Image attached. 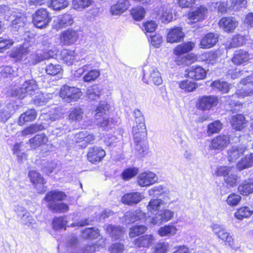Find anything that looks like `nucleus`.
I'll return each mask as SVG.
<instances>
[{
	"label": "nucleus",
	"mask_w": 253,
	"mask_h": 253,
	"mask_svg": "<svg viewBox=\"0 0 253 253\" xmlns=\"http://www.w3.org/2000/svg\"><path fill=\"white\" fill-rule=\"evenodd\" d=\"M213 233L216 237L223 241L226 245L232 247L233 245V239L224 228L218 224H213L211 226Z\"/></svg>",
	"instance_id": "0eeeda50"
},
{
	"label": "nucleus",
	"mask_w": 253,
	"mask_h": 253,
	"mask_svg": "<svg viewBox=\"0 0 253 253\" xmlns=\"http://www.w3.org/2000/svg\"><path fill=\"white\" fill-rule=\"evenodd\" d=\"M154 240V238L152 235H145L135 239L134 244L138 247L148 248Z\"/></svg>",
	"instance_id": "c756f323"
},
{
	"label": "nucleus",
	"mask_w": 253,
	"mask_h": 253,
	"mask_svg": "<svg viewBox=\"0 0 253 253\" xmlns=\"http://www.w3.org/2000/svg\"><path fill=\"white\" fill-rule=\"evenodd\" d=\"M180 57H178L176 60L177 62V64L178 65H180L181 64H182L188 65L194 62L197 60L196 56L193 54H188L185 56L182 57L181 58L182 61L180 62H179L178 61V59Z\"/></svg>",
	"instance_id": "338daca9"
},
{
	"label": "nucleus",
	"mask_w": 253,
	"mask_h": 253,
	"mask_svg": "<svg viewBox=\"0 0 253 253\" xmlns=\"http://www.w3.org/2000/svg\"><path fill=\"white\" fill-rule=\"evenodd\" d=\"M26 22V16L21 14L17 15L16 18L12 20L11 29L14 31H18L20 28L24 27Z\"/></svg>",
	"instance_id": "ea45409f"
},
{
	"label": "nucleus",
	"mask_w": 253,
	"mask_h": 253,
	"mask_svg": "<svg viewBox=\"0 0 253 253\" xmlns=\"http://www.w3.org/2000/svg\"><path fill=\"white\" fill-rule=\"evenodd\" d=\"M195 44L192 42H187L178 45L174 50V53L177 55L190 51L194 47Z\"/></svg>",
	"instance_id": "4c0bfd02"
},
{
	"label": "nucleus",
	"mask_w": 253,
	"mask_h": 253,
	"mask_svg": "<svg viewBox=\"0 0 253 253\" xmlns=\"http://www.w3.org/2000/svg\"><path fill=\"white\" fill-rule=\"evenodd\" d=\"M147 230V227L144 225H138L133 227L130 229L129 233V237L133 238L140 234H143Z\"/></svg>",
	"instance_id": "e2e57ef3"
},
{
	"label": "nucleus",
	"mask_w": 253,
	"mask_h": 253,
	"mask_svg": "<svg viewBox=\"0 0 253 253\" xmlns=\"http://www.w3.org/2000/svg\"><path fill=\"white\" fill-rule=\"evenodd\" d=\"M43 129L44 126L42 125L34 124L25 128L23 130L20 131L19 133L22 136H25L26 135L36 133L37 131Z\"/></svg>",
	"instance_id": "37998d69"
},
{
	"label": "nucleus",
	"mask_w": 253,
	"mask_h": 253,
	"mask_svg": "<svg viewBox=\"0 0 253 253\" xmlns=\"http://www.w3.org/2000/svg\"><path fill=\"white\" fill-rule=\"evenodd\" d=\"M45 70L48 75L55 76L61 72L62 68L59 64L50 63L46 66Z\"/></svg>",
	"instance_id": "bf43d9fd"
},
{
	"label": "nucleus",
	"mask_w": 253,
	"mask_h": 253,
	"mask_svg": "<svg viewBox=\"0 0 253 253\" xmlns=\"http://www.w3.org/2000/svg\"><path fill=\"white\" fill-rule=\"evenodd\" d=\"M185 36L183 29L180 27L170 28L168 33L167 41L170 43L181 42Z\"/></svg>",
	"instance_id": "f8f14e48"
},
{
	"label": "nucleus",
	"mask_w": 253,
	"mask_h": 253,
	"mask_svg": "<svg viewBox=\"0 0 253 253\" xmlns=\"http://www.w3.org/2000/svg\"><path fill=\"white\" fill-rule=\"evenodd\" d=\"M177 231L176 226L169 224L160 227L158 231V233L161 237H170L174 235Z\"/></svg>",
	"instance_id": "f704fd0d"
},
{
	"label": "nucleus",
	"mask_w": 253,
	"mask_h": 253,
	"mask_svg": "<svg viewBox=\"0 0 253 253\" xmlns=\"http://www.w3.org/2000/svg\"><path fill=\"white\" fill-rule=\"evenodd\" d=\"M179 86L180 88L187 92L193 91L197 87L195 82L188 80L180 82L179 83Z\"/></svg>",
	"instance_id": "09e8293b"
},
{
	"label": "nucleus",
	"mask_w": 253,
	"mask_h": 253,
	"mask_svg": "<svg viewBox=\"0 0 253 253\" xmlns=\"http://www.w3.org/2000/svg\"><path fill=\"white\" fill-rule=\"evenodd\" d=\"M109 108V104L106 101H102L95 110L96 113L95 117L96 119H98L99 117L103 116Z\"/></svg>",
	"instance_id": "3c124183"
},
{
	"label": "nucleus",
	"mask_w": 253,
	"mask_h": 253,
	"mask_svg": "<svg viewBox=\"0 0 253 253\" xmlns=\"http://www.w3.org/2000/svg\"><path fill=\"white\" fill-rule=\"evenodd\" d=\"M133 134V138L135 143V149L139 154L144 156L147 153L148 145L145 140L146 136V130L144 136L141 135V133L138 129L135 128L132 131Z\"/></svg>",
	"instance_id": "20e7f679"
},
{
	"label": "nucleus",
	"mask_w": 253,
	"mask_h": 253,
	"mask_svg": "<svg viewBox=\"0 0 253 253\" xmlns=\"http://www.w3.org/2000/svg\"><path fill=\"white\" fill-rule=\"evenodd\" d=\"M156 12H157L156 18L160 19L163 22L169 23L172 20V11L168 4L162 6L158 10H156Z\"/></svg>",
	"instance_id": "a211bd4d"
},
{
	"label": "nucleus",
	"mask_w": 253,
	"mask_h": 253,
	"mask_svg": "<svg viewBox=\"0 0 253 253\" xmlns=\"http://www.w3.org/2000/svg\"><path fill=\"white\" fill-rule=\"evenodd\" d=\"M253 212V211L250 209L249 207H242L238 209L237 211L235 213V216L237 218L241 220L243 218L250 216Z\"/></svg>",
	"instance_id": "a18cd8bd"
},
{
	"label": "nucleus",
	"mask_w": 253,
	"mask_h": 253,
	"mask_svg": "<svg viewBox=\"0 0 253 253\" xmlns=\"http://www.w3.org/2000/svg\"><path fill=\"white\" fill-rule=\"evenodd\" d=\"M134 116L135 118V122L137 125L132 128V131L135 128L138 129L141 133V135L144 136L146 130V126L144 124V118L142 115L141 111L138 109L135 110L133 112Z\"/></svg>",
	"instance_id": "b1692460"
},
{
	"label": "nucleus",
	"mask_w": 253,
	"mask_h": 253,
	"mask_svg": "<svg viewBox=\"0 0 253 253\" xmlns=\"http://www.w3.org/2000/svg\"><path fill=\"white\" fill-rule=\"evenodd\" d=\"M37 114L35 110L30 109L22 114L18 122L19 126H23L25 123L34 121L37 117Z\"/></svg>",
	"instance_id": "473e14b6"
},
{
	"label": "nucleus",
	"mask_w": 253,
	"mask_h": 253,
	"mask_svg": "<svg viewBox=\"0 0 253 253\" xmlns=\"http://www.w3.org/2000/svg\"><path fill=\"white\" fill-rule=\"evenodd\" d=\"M247 147L244 144H239L229 148L227 151V158L229 162H235L247 151Z\"/></svg>",
	"instance_id": "9b49d317"
},
{
	"label": "nucleus",
	"mask_w": 253,
	"mask_h": 253,
	"mask_svg": "<svg viewBox=\"0 0 253 253\" xmlns=\"http://www.w3.org/2000/svg\"><path fill=\"white\" fill-rule=\"evenodd\" d=\"M87 73L84 76V81L85 82H91L96 80L100 76V71L94 69L87 71Z\"/></svg>",
	"instance_id": "6e6d98bb"
},
{
	"label": "nucleus",
	"mask_w": 253,
	"mask_h": 253,
	"mask_svg": "<svg viewBox=\"0 0 253 253\" xmlns=\"http://www.w3.org/2000/svg\"><path fill=\"white\" fill-rule=\"evenodd\" d=\"M51 17L48 11L45 8L37 10L33 16L34 25L42 29L46 27L51 21Z\"/></svg>",
	"instance_id": "f03ea898"
},
{
	"label": "nucleus",
	"mask_w": 253,
	"mask_h": 253,
	"mask_svg": "<svg viewBox=\"0 0 253 253\" xmlns=\"http://www.w3.org/2000/svg\"><path fill=\"white\" fill-rule=\"evenodd\" d=\"M47 141V138L44 134H37L29 139V143L32 148L35 149Z\"/></svg>",
	"instance_id": "c9c22d12"
},
{
	"label": "nucleus",
	"mask_w": 253,
	"mask_h": 253,
	"mask_svg": "<svg viewBox=\"0 0 253 253\" xmlns=\"http://www.w3.org/2000/svg\"><path fill=\"white\" fill-rule=\"evenodd\" d=\"M203 56L207 62L213 64L216 61L219 55L217 51H210L205 53Z\"/></svg>",
	"instance_id": "0e129e2a"
},
{
	"label": "nucleus",
	"mask_w": 253,
	"mask_h": 253,
	"mask_svg": "<svg viewBox=\"0 0 253 253\" xmlns=\"http://www.w3.org/2000/svg\"><path fill=\"white\" fill-rule=\"evenodd\" d=\"M253 165V153L246 155L236 165L237 169L240 171L251 168Z\"/></svg>",
	"instance_id": "72a5a7b5"
},
{
	"label": "nucleus",
	"mask_w": 253,
	"mask_h": 253,
	"mask_svg": "<svg viewBox=\"0 0 253 253\" xmlns=\"http://www.w3.org/2000/svg\"><path fill=\"white\" fill-rule=\"evenodd\" d=\"M186 76L189 78L200 80L204 79L206 76L204 69L198 66H192L185 70Z\"/></svg>",
	"instance_id": "4468645a"
},
{
	"label": "nucleus",
	"mask_w": 253,
	"mask_h": 253,
	"mask_svg": "<svg viewBox=\"0 0 253 253\" xmlns=\"http://www.w3.org/2000/svg\"><path fill=\"white\" fill-rule=\"evenodd\" d=\"M208 13V9L203 6L190 12L188 14V18L191 23H195L205 19Z\"/></svg>",
	"instance_id": "dca6fc26"
},
{
	"label": "nucleus",
	"mask_w": 253,
	"mask_h": 253,
	"mask_svg": "<svg viewBox=\"0 0 253 253\" xmlns=\"http://www.w3.org/2000/svg\"><path fill=\"white\" fill-rule=\"evenodd\" d=\"M240 84L244 85L242 90H238L235 94L238 98L253 95V75L242 79Z\"/></svg>",
	"instance_id": "423d86ee"
},
{
	"label": "nucleus",
	"mask_w": 253,
	"mask_h": 253,
	"mask_svg": "<svg viewBox=\"0 0 253 253\" xmlns=\"http://www.w3.org/2000/svg\"><path fill=\"white\" fill-rule=\"evenodd\" d=\"M17 215L21 218V222L28 227L34 224L36 220L30 215V213L24 210L23 207H17L16 210Z\"/></svg>",
	"instance_id": "412c9836"
},
{
	"label": "nucleus",
	"mask_w": 253,
	"mask_h": 253,
	"mask_svg": "<svg viewBox=\"0 0 253 253\" xmlns=\"http://www.w3.org/2000/svg\"><path fill=\"white\" fill-rule=\"evenodd\" d=\"M74 20L71 15L69 14H64L58 16L56 19V23L58 25L59 28L71 25L73 23Z\"/></svg>",
	"instance_id": "58836bf2"
},
{
	"label": "nucleus",
	"mask_w": 253,
	"mask_h": 253,
	"mask_svg": "<svg viewBox=\"0 0 253 253\" xmlns=\"http://www.w3.org/2000/svg\"><path fill=\"white\" fill-rule=\"evenodd\" d=\"M29 50L27 46L20 47L17 50L12 52L11 55L12 57L15 58L17 60H22L24 58H27L29 54Z\"/></svg>",
	"instance_id": "c03bdc74"
},
{
	"label": "nucleus",
	"mask_w": 253,
	"mask_h": 253,
	"mask_svg": "<svg viewBox=\"0 0 253 253\" xmlns=\"http://www.w3.org/2000/svg\"><path fill=\"white\" fill-rule=\"evenodd\" d=\"M250 59L248 52L243 50H238L234 52L232 58V62L237 65L244 64Z\"/></svg>",
	"instance_id": "5701e85b"
},
{
	"label": "nucleus",
	"mask_w": 253,
	"mask_h": 253,
	"mask_svg": "<svg viewBox=\"0 0 253 253\" xmlns=\"http://www.w3.org/2000/svg\"><path fill=\"white\" fill-rule=\"evenodd\" d=\"M99 235L98 230L93 228L85 229L82 232V236L84 238H97Z\"/></svg>",
	"instance_id": "680f3d73"
},
{
	"label": "nucleus",
	"mask_w": 253,
	"mask_h": 253,
	"mask_svg": "<svg viewBox=\"0 0 253 253\" xmlns=\"http://www.w3.org/2000/svg\"><path fill=\"white\" fill-rule=\"evenodd\" d=\"M211 85L223 93L227 92L230 88V85L224 81H215L213 82Z\"/></svg>",
	"instance_id": "de8ad7c7"
},
{
	"label": "nucleus",
	"mask_w": 253,
	"mask_h": 253,
	"mask_svg": "<svg viewBox=\"0 0 253 253\" xmlns=\"http://www.w3.org/2000/svg\"><path fill=\"white\" fill-rule=\"evenodd\" d=\"M158 180L156 174L152 171H146L140 173L137 177L138 184L141 187L149 186Z\"/></svg>",
	"instance_id": "1a4fd4ad"
},
{
	"label": "nucleus",
	"mask_w": 253,
	"mask_h": 253,
	"mask_svg": "<svg viewBox=\"0 0 253 253\" xmlns=\"http://www.w3.org/2000/svg\"><path fill=\"white\" fill-rule=\"evenodd\" d=\"M82 95L79 88L64 85L60 89V96L66 102H70L78 100Z\"/></svg>",
	"instance_id": "7ed1b4c3"
},
{
	"label": "nucleus",
	"mask_w": 253,
	"mask_h": 253,
	"mask_svg": "<svg viewBox=\"0 0 253 253\" xmlns=\"http://www.w3.org/2000/svg\"><path fill=\"white\" fill-rule=\"evenodd\" d=\"M79 36L77 31L73 30H67L62 33L60 35V41L64 44L69 45L75 42Z\"/></svg>",
	"instance_id": "aec40b11"
},
{
	"label": "nucleus",
	"mask_w": 253,
	"mask_h": 253,
	"mask_svg": "<svg viewBox=\"0 0 253 253\" xmlns=\"http://www.w3.org/2000/svg\"><path fill=\"white\" fill-rule=\"evenodd\" d=\"M77 142H84L85 146L92 143L94 140V136L87 131H83L76 134L75 136Z\"/></svg>",
	"instance_id": "2f4dec72"
},
{
	"label": "nucleus",
	"mask_w": 253,
	"mask_h": 253,
	"mask_svg": "<svg viewBox=\"0 0 253 253\" xmlns=\"http://www.w3.org/2000/svg\"><path fill=\"white\" fill-rule=\"evenodd\" d=\"M93 3V0H73L72 6L74 9L82 11L90 6Z\"/></svg>",
	"instance_id": "79ce46f5"
},
{
	"label": "nucleus",
	"mask_w": 253,
	"mask_h": 253,
	"mask_svg": "<svg viewBox=\"0 0 253 253\" xmlns=\"http://www.w3.org/2000/svg\"><path fill=\"white\" fill-rule=\"evenodd\" d=\"M218 102L217 97L215 96H204L198 101V107L200 109L209 110L217 105Z\"/></svg>",
	"instance_id": "ddd939ff"
},
{
	"label": "nucleus",
	"mask_w": 253,
	"mask_h": 253,
	"mask_svg": "<svg viewBox=\"0 0 253 253\" xmlns=\"http://www.w3.org/2000/svg\"><path fill=\"white\" fill-rule=\"evenodd\" d=\"M62 56L64 62L69 66L72 65L75 59L74 51L64 50L62 52Z\"/></svg>",
	"instance_id": "5fc2aeb1"
},
{
	"label": "nucleus",
	"mask_w": 253,
	"mask_h": 253,
	"mask_svg": "<svg viewBox=\"0 0 253 253\" xmlns=\"http://www.w3.org/2000/svg\"><path fill=\"white\" fill-rule=\"evenodd\" d=\"M148 210L155 215L151 219L153 224H160L163 222H167L171 219L174 216V212L169 210H160V207H147Z\"/></svg>",
	"instance_id": "f257e3e1"
},
{
	"label": "nucleus",
	"mask_w": 253,
	"mask_h": 253,
	"mask_svg": "<svg viewBox=\"0 0 253 253\" xmlns=\"http://www.w3.org/2000/svg\"><path fill=\"white\" fill-rule=\"evenodd\" d=\"M51 6L54 10H60L68 6L69 2L67 0H51Z\"/></svg>",
	"instance_id": "69168bd1"
},
{
	"label": "nucleus",
	"mask_w": 253,
	"mask_h": 253,
	"mask_svg": "<svg viewBox=\"0 0 253 253\" xmlns=\"http://www.w3.org/2000/svg\"><path fill=\"white\" fill-rule=\"evenodd\" d=\"M119 121L118 119L117 120H113L111 118H103V120L99 122V126L104 128L105 129L108 130L109 128H112L114 126L117 125Z\"/></svg>",
	"instance_id": "13d9d810"
},
{
	"label": "nucleus",
	"mask_w": 253,
	"mask_h": 253,
	"mask_svg": "<svg viewBox=\"0 0 253 253\" xmlns=\"http://www.w3.org/2000/svg\"><path fill=\"white\" fill-rule=\"evenodd\" d=\"M222 127V124L219 121H215L208 125L207 133L209 136L218 133Z\"/></svg>",
	"instance_id": "8fccbe9b"
},
{
	"label": "nucleus",
	"mask_w": 253,
	"mask_h": 253,
	"mask_svg": "<svg viewBox=\"0 0 253 253\" xmlns=\"http://www.w3.org/2000/svg\"><path fill=\"white\" fill-rule=\"evenodd\" d=\"M66 195L65 194L59 191H51L48 192L44 200L48 203L53 204L58 201H61L65 199Z\"/></svg>",
	"instance_id": "a878e982"
},
{
	"label": "nucleus",
	"mask_w": 253,
	"mask_h": 253,
	"mask_svg": "<svg viewBox=\"0 0 253 253\" xmlns=\"http://www.w3.org/2000/svg\"><path fill=\"white\" fill-rule=\"evenodd\" d=\"M238 25V21L233 17H223L219 21L220 27L228 33L232 32Z\"/></svg>",
	"instance_id": "6ab92c4d"
},
{
	"label": "nucleus",
	"mask_w": 253,
	"mask_h": 253,
	"mask_svg": "<svg viewBox=\"0 0 253 253\" xmlns=\"http://www.w3.org/2000/svg\"><path fill=\"white\" fill-rule=\"evenodd\" d=\"M84 110L80 108H75L70 111L69 119L72 121H79L83 117Z\"/></svg>",
	"instance_id": "603ef678"
},
{
	"label": "nucleus",
	"mask_w": 253,
	"mask_h": 253,
	"mask_svg": "<svg viewBox=\"0 0 253 253\" xmlns=\"http://www.w3.org/2000/svg\"><path fill=\"white\" fill-rule=\"evenodd\" d=\"M239 193L243 196H248L253 193V178L244 180L238 186Z\"/></svg>",
	"instance_id": "bb28decb"
},
{
	"label": "nucleus",
	"mask_w": 253,
	"mask_h": 253,
	"mask_svg": "<svg viewBox=\"0 0 253 253\" xmlns=\"http://www.w3.org/2000/svg\"><path fill=\"white\" fill-rule=\"evenodd\" d=\"M246 123L244 116L241 114L233 116L231 121L232 126L237 130H241L246 126Z\"/></svg>",
	"instance_id": "7c9ffc66"
},
{
	"label": "nucleus",
	"mask_w": 253,
	"mask_h": 253,
	"mask_svg": "<svg viewBox=\"0 0 253 253\" xmlns=\"http://www.w3.org/2000/svg\"><path fill=\"white\" fill-rule=\"evenodd\" d=\"M146 216V213L140 210H136L134 212H126L124 217V222L126 224H130L139 219H143Z\"/></svg>",
	"instance_id": "cd10ccee"
},
{
	"label": "nucleus",
	"mask_w": 253,
	"mask_h": 253,
	"mask_svg": "<svg viewBox=\"0 0 253 253\" xmlns=\"http://www.w3.org/2000/svg\"><path fill=\"white\" fill-rule=\"evenodd\" d=\"M145 14V10L142 7H138L131 10V14L135 20H141L142 19Z\"/></svg>",
	"instance_id": "052dcab7"
},
{
	"label": "nucleus",
	"mask_w": 253,
	"mask_h": 253,
	"mask_svg": "<svg viewBox=\"0 0 253 253\" xmlns=\"http://www.w3.org/2000/svg\"><path fill=\"white\" fill-rule=\"evenodd\" d=\"M230 139L227 135H220L214 137L210 144L211 149L222 150L230 143Z\"/></svg>",
	"instance_id": "9d476101"
},
{
	"label": "nucleus",
	"mask_w": 253,
	"mask_h": 253,
	"mask_svg": "<svg viewBox=\"0 0 253 253\" xmlns=\"http://www.w3.org/2000/svg\"><path fill=\"white\" fill-rule=\"evenodd\" d=\"M38 89V85L34 80L26 81L14 94L20 98H23L27 94L32 95Z\"/></svg>",
	"instance_id": "6e6552de"
},
{
	"label": "nucleus",
	"mask_w": 253,
	"mask_h": 253,
	"mask_svg": "<svg viewBox=\"0 0 253 253\" xmlns=\"http://www.w3.org/2000/svg\"><path fill=\"white\" fill-rule=\"evenodd\" d=\"M142 199V195L138 192L127 193L122 198V202L125 205L137 204Z\"/></svg>",
	"instance_id": "393cba45"
},
{
	"label": "nucleus",
	"mask_w": 253,
	"mask_h": 253,
	"mask_svg": "<svg viewBox=\"0 0 253 253\" xmlns=\"http://www.w3.org/2000/svg\"><path fill=\"white\" fill-rule=\"evenodd\" d=\"M105 151L101 147H90L88 149L87 155V160L92 163L99 162L105 157Z\"/></svg>",
	"instance_id": "2eb2a0df"
},
{
	"label": "nucleus",
	"mask_w": 253,
	"mask_h": 253,
	"mask_svg": "<svg viewBox=\"0 0 253 253\" xmlns=\"http://www.w3.org/2000/svg\"><path fill=\"white\" fill-rule=\"evenodd\" d=\"M67 224V221L63 217H55L53 220V229L57 230L64 228Z\"/></svg>",
	"instance_id": "774afa93"
},
{
	"label": "nucleus",
	"mask_w": 253,
	"mask_h": 253,
	"mask_svg": "<svg viewBox=\"0 0 253 253\" xmlns=\"http://www.w3.org/2000/svg\"><path fill=\"white\" fill-rule=\"evenodd\" d=\"M102 87L98 85L89 86L86 91V96L87 99L90 101L95 100L99 98Z\"/></svg>",
	"instance_id": "e433bc0d"
},
{
	"label": "nucleus",
	"mask_w": 253,
	"mask_h": 253,
	"mask_svg": "<svg viewBox=\"0 0 253 253\" xmlns=\"http://www.w3.org/2000/svg\"><path fill=\"white\" fill-rule=\"evenodd\" d=\"M244 42V38L240 35H238L233 37L228 41L226 45L228 48H234L242 45Z\"/></svg>",
	"instance_id": "49530a36"
},
{
	"label": "nucleus",
	"mask_w": 253,
	"mask_h": 253,
	"mask_svg": "<svg viewBox=\"0 0 253 253\" xmlns=\"http://www.w3.org/2000/svg\"><path fill=\"white\" fill-rule=\"evenodd\" d=\"M56 55V50H49L48 52L44 51L43 53H33L31 54L30 58L32 60L30 61L32 64H35L40 61L48 59Z\"/></svg>",
	"instance_id": "4be33fe9"
},
{
	"label": "nucleus",
	"mask_w": 253,
	"mask_h": 253,
	"mask_svg": "<svg viewBox=\"0 0 253 253\" xmlns=\"http://www.w3.org/2000/svg\"><path fill=\"white\" fill-rule=\"evenodd\" d=\"M218 41V34L209 33L201 39L199 46L200 48L203 49L210 48L215 45Z\"/></svg>",
	"instance_id": "f3484780"
},
{
	"label": "nucleus",
	"mask_w": 253,
	"mask_h": 253,
	"mask_svg": "<svg viewBox=\"0 0 253 253\" xmlns=\"http://www.w3.org/2000/svg\"><path fill=\"white\" fill-rule=\"evenodd\" d=\"M29 177L34 185L36 183H45L46 181L37 171L31 170L29 172Z\"/></svg>",
	"instance_id": "864d4df0"
},
{
	"label": "nucleus",
	"mask_w": 253,
	"mask_h": 253,
	"mask_svg": "<svg viewBox=\"0 0 253 253\" xmlns=\"http://www.w3.org/2000/svg\"><path fill=\"white\" fill-rule=\"evenodd\" d=\"M107 232L115 239L120 238L124 234V229L121 226H114L109 225L106 227Z\"/></svg>",
	"instance_id": "a19ab883"
},
{
	"label": "nucleus",
	"mask_w": 253,
	"mask_h": 253,
	"mask_svg": "<svg viewBox=\"0 0 253 253\" xmlns=\"http://www.w3.org/2000/svg\"><path fill=\"white\" fill-rule=\"evenodd\" d=\"M143 80L145 83H152L156 85L162 84L163 80L158 70L154 67H149L144 70Z\"/></svg>",
	"instance_id": "39448f33"
},
{
	"label": "nucleus",
	"mask_w": 253,
	"mask_h": 253,
	"mask_svg": "<svg viewBox=\"0 0 253 253\" xmlns=\"http://www.w3.org/2000/svg\"><path fill=\"white\" fill-rule=\"evenodd\" d=\"M138 172V169L135 168H129L124 170L122 176L124 180H128L135 176Z\"/></svg>",
	"instance_id": "4d7b16f0"
},
{
	"label": "nucleus",
	"mask_w": 253,
	"mask_h": 253,
	"mask_svg": "<svg viewBox=\"0 0 253 253\" xmlns=\"http://www.w3.org/2000/svg\"><path fill=\"white\" fill-rule=\"evenodd\" d=\"M128 1L127 0H120L116 4L112 5L110 12L113 15L122 14L128 8Z\"/></svg>",
	"instance_id": "c85d7f7f"
}]
</instances>
